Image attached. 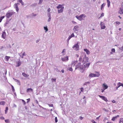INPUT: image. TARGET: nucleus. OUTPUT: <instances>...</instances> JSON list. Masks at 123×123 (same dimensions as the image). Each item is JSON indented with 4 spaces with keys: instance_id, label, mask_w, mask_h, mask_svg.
Returning <instances> with one entry per match:
<instances>
[{
    "instance_id": "30",
    "label": "nucleus",
    "mask_w": 123,
    "mask_h": 123,
    "mask_svg": "<svg viewBox=\"0 0 123 123\" xmlns=\"http://www.w3.org/2000/svg\"><path fill=\"white\" fill-rule=\"evenodd\" d=\"M105 5V4L104 3L103 4H102V5L101 6V10H102V8H103L104 7V6Z\"/></svg>"
},
{
    "instance_id": "12",
    "label": "nucleus",
    "mask_w": 123,
    "mask_h": 123,
    "mask_svg": "<svg viewBox=\"0 0 123 123\" xmlns=\"http://www.w3.org/2000/svg\"><path fill=\"white\" fill-rule=\"evenodd\" d=\"M2 37L4 39H5L6 36V33L5 31L3 32L2 35Z\"/></svg>"
},
{
    "instance_id": "10",
    "label": "nucleus",
    "mask_w": 123,
    "mask_h": 123,
    "mask_svg": "<svg viewBox=\"0 0 123 123\" xmlns=\"http://www.w3.org/2000/svg\"><path fill=\"white\" fill-rule=\"evenodd\" d=\"M99 96L100 98H101L102 99L105 101L106 102L107 101V98L105 97L100 95H99Z\"/></svg>"
},
{
    "instance_id": "46",
    "label": "nucleus",
    "mask_w": 123,
    "mask_h": 123,
    "mask_svg": "<svg viewBox=\"0 0 123 123\" xmlns=\"http://www.w3.org/2000/svg\"><path fill=\"white\" fill-rule=\"evenodd\" d=\"M48 16L49 18V17H51V16H50V13H48Z\"/></svg>"
},
{
    "instance_id": "19",
    "label": "nucleus",
    "mask_w": 123,
    "mask_h": 123,
    "mask_svg": "<svg viewBox=\"0 0 123 123\" xmlns=\"http://www.w3.org/2000/svg\"><path fill=\"white\" fill-rule=\"evenodd\" d=\"M103 86L104 88V90L107 89L108 87V86L107 85H105V84H103Z\"/></svg>"
},
{
    "instance_id": "64",
    "label": "nucleus",
    "mask_w": 123,
    "mask_h": 123,
    "mask_svg": "<svg viewBox=\"0 0 123 123\" xmlns=\"http://www.w3.org/2000/svg\"><path fill=\"white\" fill-rule=\"evenodd\" d=\"M50 8H49L48 9L47 11L48 12H49L50 11Z\"/></svg>"
},
{
    "instance_id": "35",
    "label": "nucleus",
    "mask_w": 123,
    "mask_h": 123,
    "mask_svg": "<svg viewBox=\"0 0 123 123\" xmlns=\"http://www.w3.org/2000/svg\"><path fill=\"white\" fill-rule=\"evenodd\" d=\"M5 121L6 122L9 123V119H6L5 120Z\"/></svg>"
},
{
    "instance_id": "58",
    "label": "nucleus",
    "mask_w": 123,
    "mask_h": 123,
    "mask_svg": "<svg viewBox=\"0 0 123 123\" xmlns=\"http://www.w3.org/2000/svg\"><path fill=\"white\" fill-rule=\"evenodd\" d=\"M27 100H28V101L27 102V103H28V102L30 101V98L27 99Z\"/></svg>"
},
{
    "instance_id": "61",
    "label": "nucleus",
    "mask_w": 123,
    "mask_h": 123,
    "mask_svg": "<svg viewBox=\"0 0 123 123\" xmlns=\"http://www.w3.org/2000/svg\"><path fill=\"white\" fill-rule=\"evenodd\" d=\"M120 9L122 11V12L123 13V8H120Z\"/></svg>"
},
{
    "instance_id": "24",
    "label": "nucleus",
    "mask_w": 123,
    "mask_h": 123,
    "mask_svg": "<svg viewBox=\"0 0 123 123\" xmlns=\"http://www.w3.org/2000/svg\"><path fill=\"white\" fill-rule=\"evenodd\" d=\"M21 63H22V62H20L19 61H18V63H17L18 65L17 66H16V67L19 66L21 64Z\"/></svg>"
},
{
    "instance_id": "59",
    "label": "nucleus",
    "mask_w": 123,
    "mask_h": 123,
    "mask_svg": "<svg viewBox=\"0 0 123 123\" xmlns=\"http://www.w3.org/2000/svg\"><path fill=\"white\" fill-rule=\"evenodd\" d=\"M5 17L4 16H2L0 18L2 20Z\"/></svg>"
},
{
    "instance_id": "47",
    "label": "nucleus",
    "mask_w": 123,
    "mask_h": 123,
    "mask_svg": "<svg viewBox=\"0 0 123 123\" xmlns=\"http://www.w3.org/2000/svg\"><path fill=\"white\" fill-rule=\"evenodd\" d=\"M70 36L71 37H74V33H72L71 35V36Z\"/></svg>"
},
{
    "instance_id": "49",
    "label": "nucleus",
    "mask_w": 123,
    "mask_h": 123,
    "mask_svg": "<svg viewBox=\"0 0 123 123\" xmlns=\"http://www.w3.org/2000/svg\"><path fill=\"white\" fill-rule=\"evenodd\" d=\"M22 101L24 103V105H25L26 103L25 102L24 100L23 99L22 100Z\"/></svg>"
},
{
    "instance_id": "48",
    "label": "nucleus",
    "mask_w": 123,
    "mask_h": 123,
    "mask_svg": "<svg viewBox=\"0 0 123 123\" xmlns=\"http://www.w3.org/2000/svg\"><path fill=\"white\" fill-rule=\"evenodd\" d=\"M23 56H25L26 55V54L25 53V52H23L22 55Z\"/></svg>"
},
{
    "instance_id": "28",
    "label": "nucleus",
    "mask_w": 123,
    "mask_h": 123,
    "mask_svg": "<svg viewBox=\"0 0 123 123\" xmlns=\"http://www.w3.org/2000/svg\"><path fill=\"white\" fill-rule=\"evenodd\" d=\"M5 104V102L4 101H1L0 102V105H4Z\"/></svg>"
},
{
    "instance_id": "62",
    "label": "nucleus",
    "mask_w": 123,
    "mask_h": 123,
    "mask_svg": "<svg viewBox=\"0 0 123 123\" xmlns=\"http://www.w3.org/2000/svg\"><path fill=\"white\" fill-rule=\"evenodd\" d=\"M81 92H83V88H81L80 89Z\"/></svg>"
},
{
    "instance_id": "9",
    "label": "nucleus",
    "mask_w": 123,
    "mask_h": 123,
    "mask_svg": "<svg viewBox=\"0 0 123 123\" xmlns=\"http://www.w3.org/2000/svg\"><path fill=\"white\" fill-rule=\"evenodd\" d=\"M89 76L90 77H98L99 75H97L91 73L89 75Z\"/></svg>"
},
{
    "instance_id": "56",
    "label": "nucleus",
    "mask_w": 123,
    "mask_h": 123,
    "mask_svg": "<svg viewBox=\"0 0 123 123\" xmlns=\"http://www.w3.org/2000/svg\"><path fill=\"white\" fill-rule=\"evenodd\" d=\"M91 121L93 123H97L96 122H95V121L94 120H92Z\"/></svg>"
},
{
    "instance_id": "4",
    "label": "nucleus",
    "mask_w": 123,
    "mask_h": 123,
    "mask_svg": "<svg viewBox=\"0 0 123 123\" xmlns=\"http://www.w3.org/2000/svg\"><path fill=\"white\" fill-rule=\"evenodd\" d=\"M14 12H8L6 15V16L7 18H9L11 17L13 14H14Z\"/></svg>"
},
{
    "instance_id": "29",
    "label": "nucleus",
    "mask_w": 123,
    "mask_h": 123,
    "mask_svg": "<svg viewBox=\"0 0 123 123\" xmlns=\"http://www.w3.org/2000/svg\"><path fill=\"white\" fill-rule=\"evenodd\" d=\"M44 30H45V32H46L48 31V29L47 28V26L45 27L44 26Z\"/></svg>"
},
{
    "instance_id": "45",
    "label": "nucleus",
    "mask_w": 123,
    "mask_h": 123,
    "mask_svg": "<svg viewBox=\"0 0 123 123\" xmlns=\"http://www.w3.org/2000/svg\"><path fill=\"white\" fill-rule=\"evenodd\" d=\"M119 49L121 50H123V46L119 48Z\"/></svg>"
},
{
    "instance_id": "18",
    "label": "nucleus",
    "mask_w": 123,
    "mask_h": 123,
    "mask_svg": "<svg viewBox=\"0 0 123 123\" xmlns=\"http://www.w3.org/2000/svg\"><path fill=\"white\" fill-rule=\"evenodd\" d=\"M63 7L62 6V5L59 4L58 6H57L56 8L58 9H59L62 8Z\"/></svg>"
},
{
    "instance_id": "37",
    "label": "nucleus",
    "mask_w": 123,
    "mask_h": 123,
    "mask_svg": "<svg viewBox=\"0 0 123 123\" xmlns=\"http://www.w3.org/2000/svg\"><path fill=\"white\" fill-rule=\"evenodd\" d=\"M8 107H6V109H5V114H6V111H8Z\"/></svg>"
},
{
    "instance_id": "51",
    "label": "nucleus",
    "mask_w": 123,
    "mask_h": 123,
    "mask_svg": "<svg viewBox=\"0 0 123 123\" xmlns=\"http://www.w3.org/2000/svg\"><path fill=\"white\" fill-rule=\"evenodd\" d=\"M68 70H70V71H72L73 70V69H72V68H69V69Z\"/></svg>"
},
{
    "instance_id": "2",
    "label": "nucleus",
    "mask_w": 123,
    "mask_h": 123,
    "mask_svg": "<svg viewBox=\"0 0 123 123\" xmlns=\"http://www.w3.org/2000/svg\"><path fill=\"white\" fill-rule=\"evenodd\" d=\"M86 17V16L84 14H81L79 16H76V17L77 19L80 21L83 18H84Z\"/></svg>"
},
{
    "instance_id": "44",
    "label": "nucleus",
    "mask_w": 123,
    "mask_h": 123,
    "mask_svg": "<svg viewBox=\"0 0 123 123\" xmlns=\"http://www.w3.org/2000/svg\"><path fill=\"white\" fill-rule=\"evenodd\" d=\"M43 0H39V4H40L43 1Z\"/></svg>"
},
{
    "instance_id": "7",
    "label": "nucleus",
    "mask_w": 123,
    "mask_h": 123,
    "mask_svg": "<svg viewBox=\"0 0 123 123\" xmlns=\"http://www.w3.org/2000/svg\"><path fill=\"white\" fill-rule=\"evenodd\" d=\"M81 62H79L77 64L75 65V70L76 69L78 68V69L79 68L80 66H81Z\"/></svg>"
},
{
    "instance_id": "31",
    "label": "nucleus",
    "mask_w": 123,
    "mask_h": 123,
    "mask_svg": "<svg viewBox=\"0 0 123 123\" xmlns=\"http://www.w3.org/2000/svg\"><path fill=\"white\" fill-rule=\"evenodd\" d=\"M123 123V118H121L120 119L119 123H121V122Z\"/></svg>"
},
{
    "instance_id": "21",
    "label": "nucleus",
    "mask_w": 123,
    "mask_h": 123,
    "mask_svg": "<svg viewBox=\"0 0 123 123\" xmlns=\"http://www.w3.org/2000/svg\"><path fill=\"white\" fill-rule=\"evenodd\" d=\"M18 2L21 4L23 6L24 5V3L23 2L22 0H18Z\"/></svg>"
},
{
    "instance_id": "32",
    "label": "nucleus",
    "mask_w": 123,
    "mask_h": 123,
    "mask_svg": "<svg viewBox=\"0 0 123 123\" xmlns=\"http://www.w3.org/2000/svg\"><path fill=\"white\" fill-rule=\"evenodd\" d=\"M10 57L7 56H6L5 57V59H6V60L7 61L9 59Z\"/></svg>"
},
{
    "instance_id": "27",
    "label": "nucleus",
    "mask_w": 123,
    "mask_h": 123,
    "mask_svg": "<svg viewBox=\"0 0 123 123\" xmlns=\"http://www.w3.org/2000/svg\"><path fill=\"white\" fill-rule=\"evenodd\" d=\"M36 14H34L33 13H32V14H30L29 16H30V17H33V16H34V17H35V16H36Z\"/></svg>"
},
{
    "instance_id": "5",
    "label": "nucleus",
    "mask_w": 123,
    "mask_h": 123,
    "mask_svg": "<svg viewBox=\"0 0 123 123\" xmlns=\"http://www.w3.org/2000/svg\"><path fill=\"white\" fill-rule=\"evenodd\" d=\"M78 43H77L75 44L74 45L72 48L76 50H78L79 49V45H78Z\"/></svg>"
},
{
    "instance_id": "63",
    "label": "nucleus",
    "mask_w": 123,
    "mask_h": 123,
    "mask_svg": "<svg viewBox=\"0 0 123 123\" xmlns=\"http://www.w3.org/2000/svg\"><path fill=\"white\" fill-rule=\"evenodd\" d=\"M35 102L37 104H38V101L37 100H36L35 101Z\"/></svg>"
},
{
    "instance_id": "39",
    "label": "nucleus",
    "mask_w": 123,
    "mask_h": 123,
    "mask_svg": "<svg viewBox=\"0 0 123 123\" xmlns=\"http://www.w3.org/2000/svg\"><path fill=\"white\" fill-rule=\"evenodd\" d=\"M119 13L121 14H123V13L122 12V11L121 10H120L119 11Z\"/></svg>"
},
{
    "instance_id": "34",
    "label": "nucleus",
    "mask_w": 123,
    "mask_h": 123,
    "mask_svg": "<svg viewBox=\"0 0 123 123\" xmlns=\"http://www.w3.org/2000/svg\"><path fill=\"white\" fill-rule=\"evenodd\" d=\"M12 86V89L13 92H14L15 91V90L13 86L12 85H11Z\"/></svg>"
},
{
    "instance_id": "17",
    "label": "nucleus",
    "mask_w": 123,
    "mask_h": 123,
    "mask_svg": "<svg viewBox=\"0 0 123 123\" xmlns=\"http://www.w3.org/2000/svg\"><path fill=\"white\" fill-rule=\"evenodd\" d=\"M84 51L86 52V53L87 54H89L90 53V51H89L88 50L86 49H84Z\"/></svg>"
},
{
    "instance_id": "54",
    "label": "nucleus",
    "mask_w": 123,
    "mask_h": 123,
    "mask_svg": "<svg viewBox=\"0 0 123 123\" xmlns=\"http://www.w3.org/2000/svg\"><path fill=\"white\" fill-rule=\"evenodd\" d=\"M116 23L117 24H120V22L118 21L116 22Z\"/></svg>"
},
{
    "instance_id": "26",
    "label": "nucleus",
    "mask_w": 123,
    "mask_h": 123,
    "mask_svg": "<svg viewBox=\"0 0 123 123\" xmlns=\"http://www.w3.org/2000/svg\"><path fill=\"white\" fill-rule=\"evenodd\" d=\"M119 116L118 115L116 117H113L112 119L111 120L113 121H114L116 119H117V117H118Z\"/></svg>"
},
{
    "instance_id": "15",
    "label": "nucleus",
    "mask_w": 123,
    "mask_h": 123,
    "mask_svg": "<svg viewBox=\"0 0 123 123\" xmlns=\"http://www.w3.org/2000/svg\"><path fill=\"white\" fill-rule=\"evenodd\" d=\"M62 60L63 61H65L68 60V57H67L63 58H62Z\"/></svg>"
},
{
    "instance_id": "40",
    "label": "nucleus",
    "mask_w": 123,
    "mask_h": 123,
    "mask_svg": "<svg viewBox=\"0 0 123 123\" xmlns=\"http://www.w3.org/2000/svg\"><path fill=\"white\" fill-rule=\"evenodd\" d=\"M48 105L49 107H53V105L52 104H48Z\"/></svg>"
},
{
    "instance_id": "52",
    "label": "nucleus",
    "mask_w": 123,
    "mask_h": 123,
    "mask_svg": "<svg viewBox=\"0 0 123 123\" xmlns=\"http://www.w3.org/2000/svg\"><path fill=\"white\" fill-rule=\"evenodd\" d=\"M111 51L112 52H114L115 51V50L114 49H111Z\"/></svg>"
},
{
    "instance_id": "42",
    "label": "nucleus",
    "mask_w": 123,
    "mask_h": 123,
    "mask_svg": "<svg viewBox=\"0 0 123 123\" xmlns=\"http://www.w3.org/2000/svg\"><path fill=\"white\" fill-rule=\"evenodd\" d=\"M104 13H102L100 15V17L99 18H100L101 17H102L103 16H104Z\"/></svg>"
},
{
    "instance_id": "57",
    "label": "nucleus",
    "mask_w": 123,
    "mask_h": 123,
    "mask_svg": "<svg viewBox=\"0 0 123 123\" xmlns=\"http://www.w3.org/2000/svg\"><path fill=\"white\" fill-rule=\"evenodd\" d=\"M40 40V39H38L36 41V42L37 43H38Z\"/></svg>"
},
{
    "instance_id": "36",
    "label": "nucleus",
    "mask_w": 123,
    "mask_h": 123,
    "mask_svg": "<svg viewBox=\"0 0 123 123\" xmlns=\"http://www.w3.org/2000/svg\"><path fill=\"white\" fill-rule=\"evenodd\" d=\"M71 37L70 36H69L68 39H67V42H69V40L71 39Z\"/></svg>"
},
{
    "instance_id": "41",
    "label": "nucleus",
    "mask_w": 123,
    "mask_h": 123,
    "mask_svg": "<svg viewBox=\"0 0 123 123\" xmlns=\"http://www.w3.org/2000/svg\"><path fill=\"white\" fill-rule=\"evenodd\" d=\"M103 110H104V111H105L107 112H108V110H106L105 108H104L103 109Z\"/></svg>"
},
{
    "instance_id": "11",
    "label": "nucleus",
    "mask_w": 123,
    "mask_h": 123,
    "mask_svg": "<svg viewBox=\"0 0 123 123\" xmlns=\"http://www.w3.org/2000/svg\"><path fill=\"white\" fill-rule=\"evenodd\" d=\"M64 8V7H63L62 8H60V9L58 10V13H62L63 11Z\"/></svg>"
},
{
    "instance_id": "6",
    "label": "nucleus",
    "mask_w": 123,
    "mask_h": 123,
    "mask_svg": "<svg viewBox=\"0 0 123 123\" xmlns=\"http://www.w3.org/2000/svg\"><path fill=\"white\" fill-rule=\"evenodd\" d=\"M79 30V27L78 25L75 26L73 29V30L75 32H76L77 31H78Z\"/></svg>"
},
{
    "instance_id": "55",
    "label": "nucleus",
    "mask_w": 123,
    "mask_h": 123,
    "mask_svg": "<svg viewBox=\"0 0 123 123\" xmlns=\"http://www.w3.org/2000/svg\"><path fill=\"white\" fill-rule=\"evenodd\" d=\"M120 84V85L121 86H122L123 87V84L120 83V82H119V84Z\"/></svg>"
},
{
    "instance_id": "60",
    "label": "nucleus",
    "mask_w": 123,
    "mask_h": 123,
    "mask_svg": "<svg viewBox=\"0 0 123 123\" xmlns=\"http://www.w3.org/2000/svg\"><path fill=\"white\" fill-rule=\"evenodd\" d=\"M79 118L81 120H82L83 119V117H79Z\"/></svg>"
},
{
    "instance_id": "22",
    "label": "nucleus",
    "mask_w": 123,
    "mask_h": 123,
    "mask_svg": "<svg viewBox=\"0 0 123 123\" xmlns=\"http://www.w3.org/2000/svg\"><path fill=\"white\" fill-rule=\"evenodd\" d=\"M107 3L108 7H109L110 6V2L109 0H106Z\"/></svg>"
},
{
    "instance_id": "20",
    "label": "nucleus",
    "mask_w": 123,
    "mask_h": 123,
    "mask_svg": "<svg viewBox=\"0 0 123 123\" xmlns=\"http://www.w3.org/2000/svg\"><path fill=\"white\" fill-rule=\"evenodd\" d=\"M22 75L25 77H29V75L26 74L25 73H23L22 74Z\"/></svg>"
},
{
    "instance_id": "38",
    "label": "nucleus",
    "mask_w": 123,
    "mask_h": 123,
    "mask_svg": "<svg viewBox=\"0 0 123 123\" xmlns=\"http://www.w3.org/2000/svg\"><path fill=\"white\" fill-rule=\"evenodd\" d=\"M102 62V61H98V62H97L96 63V64L98 65H100V63H101Z\"/></svg>"
},
{
    "instance_id": "1",
    "label": "nucleus",
    "mask_w": 123,
    "mask_h": 123,
    "mask_svg": "<svg viewBox=\"0 0 123 123\" xmlns=\"http://www.w3.org/2000/svg\"><path fill=\"white\" fill-rule=\"evenodd\" d=\"M82 59V62L83 64H84L86 63L87 62L88 60V57H86V55L85 54H84L80 56L79 58V61L81 62Z\"/></svg>"
},
{
    "instance_id": "16",
    "label": "nucleus",
    "mask_w": 123,
    "mask_h": 123,
    "mask_svg": "<svg viewBox=\"0 0 123 123\" xmlns=\"http://www.w3.org/2000/svg\"><path fill=\"white\" fill-rule=\"evenodd\" d=\"M90 64L89 63H87L86 64H85L83 65H84V67L85 68V69L86 68H88L89 67V65H90Z\"/></svg>"
},
{
    "instance_id": "13",
    "label": "nucleus",
    "mask_w": 123,
    "mask_h": 123,
    "mask_svg": "<svg viewBox=\"0 0 123 123\" xmlns=\"http://www.w3.org/2000/svg\"><path fill=\"white\" fill-rule=\"evenodd\" d=\"M14 7L15 9H16V10L17 12H18L19 10L18 7V6L17 5V4H15L14 5Z\"/></svg>"
},
{
    "instance_id": "14",
    "label": "nucleus",
    "mask_w": 123,
    "mask_h": 123,
    "mask_svg": "<svg viewBox=\"0 0 123 123\" xmlns=\"http://www.w3.org/2000/svg\"><path fill=\"white\" fill-rule=\"evenodd\" d=\"M78 61H74L72 62L71 65L72 66L73 65V66H74L75 65L77 62Z\"/></svg>"
},
{
    "instance_id": "43",
    "label": "nucleus",
    "mask_w": 123,
    "mask_h": 123,
    "mask_svg": "<svg viewBox=\"0 0 123 123\" xmlns=\"http://www.w3.org/2000/svg\"><path fill=\"white\" fill-rule=\"evenodd\" d=\"M55 122L56 123L58 121V120L57 119V117H55Z\"/></svg>"
},
{
    "instance_id": "8",
    "label": "nucleus",
    "mask_w": 123,
    "mask_h": 123,
    "mask_svg": "<svg viewBox=\"0 0 123 123\" xmlns=\"http://www.w3.org/2000/svg\"><path fill=\"white\" fill-rule=\"evenodd\" d=\"M100 25L101 29H104L105 27V26L104 25V23L103 22H101Z\"/></svg>"
},
{
    "instance_id": "53",
    "label": "nucleus",
    "mask_w": 123,
    "mask_h": 123,
    "mask_svg": "<svg viewBox=\"0 0 123 123\" xmlns=\"http://www.w3.org/2000/svg\"><path fill=\"white\" fill-rule=\"evenodd\" d=\"M51 19V17H49V18H48V22H49L50 20V19Z\"/></svg>"
},
{
    "instance_id": "3",
    "label": "nucleus",
    "mask_w": 123,
    "mask_h": 123,
    "mask_svg": "<svg viewBox=\"0 0 123 123\" xmlns=\"http://www.w3.org/2000/svg\"><path fill=\"white\" fill-rule=\"evenodd\" d=\"M84 67V65H82L78 69L80 70V72L82 73L84 71L85 69V68Z\"/></svg>"
},
{
    "instance_id": "50",
    "label": "nucleus",
    "mask_w": 123,
    "mask_h": 123,
    "mask_svg": "<svg viewBox=\"0 0 123 123\" xmlns=\"http://www.w3.org/2000/svg\"><path fill=\"white\" fill-rule=\"evenodd\" d=\"M0 119L2 120H4V118L3 117H0Z\"/></svg>"
},
{
    "instance_id": "25",
    "label": "nucleus",
    "mask_w": 123,
    "mask_h": 123,
    "mask_svg": "<svg viewBox=\"0 0 123 123\" xmlns=\"http://www.w3.org/2000/svg\"><path fill=\"white\" fill-rule=\"evenodd\" d=\"M13 79L15 81H16V82H17L18 83V84L19 85H20V83L19 81L18 80H17L14 79V78H13Z\"/></svg>"
},
{
    "instance_id": "33",
    "label": "nucleus",
    "mask_w": 123,
    "mask_h": 123,
    "mask_svg": "<svg viewBox=\"0 0 123 123\" xmlns=\"http://www.w3.org/2000/svg\"><path fill=\"white\" fill-rule=\"evenodd\" d=\"M37 5V4H36V3H34V4H32L31 5V6H32V7H35V6Z\"/></svg>"
},
{
    "instance_id": "23",
    "label": "nucleus",
    "mask_w": 123,
    "mask_h": 123,
    "mask_svg": "<svg viewBox=\"0 0 123 123\" xmlns=\"http://www.w3.org/2000/svg\"><path fill=\"white\" fill-rule=\"evenodd\" d=\"M30 91L32 92L33 91V90L31 88H28L26 92H28Z\"/></svg>"
}]
</instances>
